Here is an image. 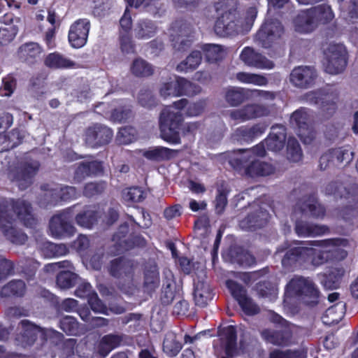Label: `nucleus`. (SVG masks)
Instances as JSON below:
<instances>
[{"mask_svg":"<svg viewBox=\"0 0 358 358\" xmlns=\"http://www.w3.org/2000/svg\"><path fill=\"white\" fill-rule=\"evenodd\" d=\"M267 210L258 203H254L250 206L248 215L240 221L239 226L245 230H255L264 227L268 220Z\"/></svg>","mask_w":358,"mask_h":358,"instance_id":"12","label":"nucleus"},{"mask_svg":"<svg viewBox=\"0 0 358 358\" xmlns=\"http://www.w3.org/2000/svg\"><path fill=\"white\" fill-rule=\"evenodd\" d=\"M90 171H89V169L87 166L86 162H80L74 173L73 180L76 182H80L83 181L86 177L90 176Z\"/></svg>","mask_w":358,"mask_h":358,"instance_id":"64","label":"nucleus"},{"mask_svg":"<svg viewBox=\"0 0 358 358\" xmlns=\"http://www.w3.org/2000/svg\"><path fill=\"white\" fill-rule=\"evenodd\" d=\"M105 189V184L102 182H90L85 185L83 194L87 197H91L101 194Z\"/></svg>","mask_w":358,"mask_h":358,"instance_id":"60","label":"nucleus"},{"mask_svg":"<svg viewBox=\"0 0 358 358\" xmlns=\"http://www.w3.org/2000/svg\"><path fill=\"white\" fill-rule=\"evenodd\" d=\"M17 34V30L13 26L0 27V44H6L10 42Z\"/></svg>","mask_w":358,"mask_h":358,"instance_id":"59","label":"nucleus"},{"mask_svg":"<svg viewBox=\"0 0 358 358\" xmlns=\"http://www.w3.org/2000/svg\"><path fill=\"white\" fill-rule=\"evenodd\" d=\"M187 105V100L182 99L173 106L164 108L159 115L161 137L166 141L177 144L180 142L179 129L183 121L181 110Z\"/></svg>","mask_w":358,"mask_h":358,"instance_id":"2","label":"nucleus"},{"mask_svg":"<svg viewBox=\"0 0 358 358\" xmlns=\"http://www.w3.org/2000/svg\"><path fill=\"white\" fill-rule=\"evenodd\" d=\"M325 70L330 74L341 73L346 66V52L341 45H329L325 51Z\"/></svg>","mask_w":358,"mask_h":358,"instance_id":"9","label":"nucleus"},{"mask_svg":"<svg viewBox=\"0 0 358 358\" xmlns=\"http://www.w3.org/2000/svg\"><path fill=\"white\" fill-rule=\"evenodd\" d=\"M157 27L150 20H140L134 29V36L137 39H148L156 33Z\"/></svg>","mask_w":358,"mask_h":358,"instance_id":"30","label":"nucleus"},{"mask_svg":"<svg viewBox=\"0 0 358 358\" xmlns=\"http://www.w3.org/2000/svg\"><path fill=\"white\" fill-rule=\"evenodd\" d=\"M345 313V303L339 301L327 309L322 319L323 323L331 325L338 323L343 317Z\"/></svg>","mask_w":358,"mask_h":358,"instance_id":"28","label":"nucleus"},{"mask_svg":"<svg viewBox=\"0 0 358 358\" xmlns=\"http://www.w3.org/2000/svg\"><path fill=\"white\" fill-rule=\"evenodd\" d=\"M120 45L121 51L124 54H131L135 52V45L129 34H123L120 31Z\"/></svg>","mask_w":358,"mask_h":358,"instance_id":"58","label":"nucleus"},{"mask_svg":"<svg viewBox=\"0 0 358 358\" xmlns=\"http://www.w3.org/2000/svg\"><path fill=\"white\" fill-rule=\"evenodd\" d=\"M201 54L200 51H192L186 59L182 61L176 66L178 72L187 73L196 69L201 62Z\"/></svg>","mask_w":358,"mask_h":358,"instance_id":"36","label":"nucleus"},{"mask_svg":"<svg viewBox=\"0 0 358 358\" xmlns=\"http://www.w3.org/2000/svg\"><path fill=\"white\" fill-rule=\"evenodd\" d=\"M41 47L36 43H27L20 47L19 57L28 62L38 57L42 53Z\"/></svg>","mask_w":358,"mask_h":358,"instance_id":"40","label":"nucleus"},{"mask_svg":"<svg viewBox=\"0 0 358 358\" xmlns=\"http://www.w3.org/2000/svg\"><path fill=\"white\" fill-rule=\"evenodd\" d=\"M310 11L314 17L317 26L319 24H325L331 21L334 17L332 10L330 6L327 5H320L310 8Z\"/></svg>","mask_w":358,"mask_h":358,"instance_id":"41","label":"nucleus"},{"mask_svg":"<svg viewBox=\"0 0 358 358\" xmlns=\"http://www.w3.org/2000/svg\"><path fill=\"white\" fill-rule=\"evenodd\" d=\"M316 78L315 69L308 66L296 67L290 74L291 83L295 86L302 88H306L312 85Z\"/></svg>","mask_w":358,"mask_h":358,"instance_id":"16","label":"nucleus"},{"mask_svg":"<svg viewBox=\"0 0 358 358\" xmlns=\"http://www.w3.org/2000/svg\"><path fill=\"white\" fill-rule=\"evenodd\" d=\"M243 311L248 315H254L259 313L260 308L253 300L246 296L244 299H241L238 303Z\"/></svg>","mask_w":358,"mask_h":358,"instance_id":"56","label":"nucleus"},{"mask_svg":"<svg viewBox=\"0 0 358 358\" xmlns=\"http://www.w3.org/2000/svg\"><path fill=\"white\" fill-rule=\"evenodd\" d=\"M44 64L46 66L55 69L71 68L76 65L73 62L57 52L50 53L47 55L44 60Z\"/></svg>","mask_w":358,"mask_h":358,"instance_id":"35","label":"nucleus"},{"mask_svg":"<svg viewBox=\"0 0 358 358\" xmlns=\"http://www.w3.org/2000/svg\"><path fill=\"white\" fill-rule=\"evenodd\" d=\"M317 99L316 103H320L322 108L327 110H334L338 99V93L334 89H327L320 93Z\"/></svg>","mask_w":358,"mask_h":358,"instance_id":"34","label":"nucleus"},{"mask_svg":"<svg viewBox=\"0 0 358 358\" xmlns=\"http://www.w3.org/2000/svg\"><path fill=\"white\" fill-rule=\"evenodd\" d=\"M122 341L121 336L118 334H108L104 336L99 346V352L101 355L106 356L113 349L117 347Z\"/></svg>","mask_w":358,"mask_h":358,"instance_id":"39","label":"nucleus"},{"mask_svg":"<svg viewBox=\"0 0 358 358\" xmlns=\"http://www.w3.org/2000/svg\"><path fill=\"white\" fill-rule=\"evenodd\" d=\"M128 232L129 225L127 223H124L113 236V240L117 247V252L120 253L129 250L135 245L134 243L130 242L128 239L125 238Z\"/></svg>","mask_w":358,"mask_h":358,"instance_id":"33","label":"nucleus"},{"mask_svg":"<svg viewBox=\"0 0 358 358\" xmlns=\"http://www.w3.org/2000/svg\"><path fill=\"white\" fill-rule=\"evenodd\" d=\"M331 157V164L339 165L348 164L353 159V152L348 148H339L329 150Z\"/></svg>","mask_w":358,"mask_h":358,"instance_id":"44","label":"nucleus"},{"mask_svg":"<svg viewBox=\"0 0 358 358\" xmlns=\"http://www.w3.org/2000/svg\"><path fill=\"white\" fill-rule=\"evenodd\" d=\"M319 290L310 278L295 275L286 285L285 296H296L305 303L314 306L317 303Z\"/></svg>","mask_w":358,"mask_h":358,"instance_id":"3","label":"nucleus"},{"mask_svg":"<svg viewBox=\"0 0 358 358\" xmlns=\"http://www.w3.org/2000/svg\"><path fill=\"white\" fill-rule=\"evenodd\" d=\"M60 328L69 335L76 336L81 333L78 322L71 316L64 317L60 320Z\"/></svg>","mask_w":358,"mask_h":358,"instance_id":"52","label":"nucleus"},{"mask_svg":"<svg viewBox=\"0 0 358 358\" xmlns=\"http://www.w3.org/2000/svg\"><path fill=\"white\" fill-rule=\"evenodd\" d=\"M200 91L199 86L182 78H177L176 80L164 83L159 90L160 94L164 98L178 96L183 94L194 95Z\"/></svg>","mask_w":358,"mask_h":358,"instance_id":"8","label":"nucleus"},{"mask_svg":"<svg viewBox=\"0 0 358 358\" xmlns=\"http://www.w3.org/2000/svg\"><path fill=\"white\" fill-rule=\"evenodd\" d=\"M178 153V150H171L164 147H158L152 150L145 152L144 155L150 159L162 161L169 160L174 157Z\"/></svg>","mask_w":358,"mask_h":358,"instance_id":"43","label":"nucleus"},{"mask_svg":"<svg viewBox=\"0 0 358 358\" xmlns=\"http://www.w3.org/2000/svg\"><path fill=\"white\" fill-rule=\"evenodd\" d=\"M297 206L303 213H309L314 218L322 219L325 215L324 207L312 196L303 199Z\"/></svg>","mask_w":358,"mask_h":358,"instance_id":"24","label":"nucleus"},{"mask_svg":"<svg viewBox=\"0 0 358 358\" xmlns=\"http://www.w3.org/2000/svg\"><path fill=\"white\" fill-rule=\"evenodd\" d=\"M294 24L296 30L301 33H309L317 27L310 9L299 14L295 19Z\"/></svg>","mask_w":358,"mask_h":358,"instance_id":"29","label":"nucleus"},{"mask_svg":"<svg viewBox=\"0 0 358 358\" xmlns=\"http://www.w3.org/2000/svg\"><path fill=\"white\" fill-rule=\"evenodd\" d=\"M136 131L132 127L121 128L117 132L116 141L119 144H129L135 139Z\"/></svg>","mask_w":358,"mask_h":358,"instance_id":"55","label":"nucleus"},{"mask_svg":"<svg viewBox=\"0 0 358 358\" xmlns=\"http://www.w3.org/2000/svg\"><path fill=\"white\" fill-rule=\"evenodd\" d=\"M238 170L243 169V173L250 178L257 176H266L274 173L275 167L268 162L259 160L250 159L248 162H244Z\"/></svg>","mask_w":358,"mask_h":358,"instance_id":"17","label":"nucleus"},{"mask_svg":"<svg viewBox=\"0 0 358 358\" xmlns=\"http://www.w3.org/2000/svg\"><path fill=\"white\" fill-rule=\"evenodd\" d=\"M226 285L234 298L239 303L247 296L246 289L241 285L232 280H228Z\"/></svg>","mask_w":358,"mask_h":358,"instance_id":"54","label":"nucleus"},{"mask_svg":"<svg viewBox=\"0 0 358 358\" xmlns=\"http://www.w3.org/2000/svg\"><path fill=\"white\" fill-rule=\"evenodd\" d=\"M182 344L173 332L166 334L163 342V351L169 357L176 356L182 349Z\"/></svg>","mask_w":358,"mask_h":358,"instance_id":"37","label":"nucleus"},{"mask_svg":"<svg viewBox=\"0 0 358 358\" xmlns=\"http://www.w3.org/2000/svg\"><path fill=\"white\" fill-rule=\"evenodd\" d=\"M88 303L94 312L107 314L106 306L99 299L96 293H92V295L88 299Z\"/></svg>","mask_w":358,"mask_h":358,"instance_id":"61","label":"nucleus"},{"mask_svg":"<svg viewBox=\"0 0 358 358\" xmlns=\"http://www.w3.org/2000/svg\"><path fill=\"white\" fill-rule=\"evenodd\" d=\"M326 252L317 251L315 249L306 246L294 247L287 250L282 259L285 267H289L298 261L311 260L314 264H320L327 261L329 255Z\"/></svg>","mask_w":358,"mask_h":358,"instance_id":"4","label":"nucleus"},{"mask_svg":"<svg viewBox=\"0 0 358 358\" xmlns=\"http://www.w3.org/2000/svg\"><path fill=\"white\" fill-rule=\"evenodd\" d=\"M240 58L247 66L257 69H271L274 66L271 61L250 47L243 50Z\"/></svg>","mask_w":358,"mask_h":358,"instance_id":"19","label":"nucleus"},{"mask_svg":"<svg viewBox=\"0 0 358 358\" xmlns=\"http://www.w3.org/2000/svg\"><path fill=\"white\" fill-rule=\"evenodd\" d=\"M236 16L234 10L224 12L216 20L214 30L220 36L232 35L237 31L235 22Z\"/></svg>","mask_w":358,"mask_h":358,"instance_id":"18","label":"nucleus"},{"mask_svg":"<svg viewBox=\"0 0 358 358\" xmlns=\"http://www.w3.org/2000/svg\"><path fill=\"white\" fill-rule=\"evenodd\" d=\"M159 272L156 265H152L145 272L144 289L150 293L154 291L159 285Z\"/></svg>","mask_w":358,"mask_h":358,"instance_id":"45","label":"nucleus"},{"mask_svg":"<svg viewBox=\"0 0 358 358\" xmlns=\"http://www.w3.org/2000/svg\"><path fill=\"white\" fill-rule=\"evenodd\" d=\"M295 232L299 236H317L329 233V228L324 224L310 223L303 220H298L295 223Z\"/></svg>","mask_w":358,"mask_h":358,"instance_id":"22","label":"nucleus"},{"mask_svg":"<svg viewBox=\"0 0 358 358\" xmlns=\"http://www.w3.org/2000/svg\"><path fill=\"white\" fill-rule=\"evenodd\" d=\"M291 124L298 128V135L305 143H310L314 138L311 128V119L305 109L294 112L290 117Z\"/></svg>","mask_w":358,"mask_h":358,"instance_id":"11","label":"nucleus"},{"mask_svg":"<svg viewBox=\"0 0 358 358\" xmlns=\"http://www.w3.org/2000/svg\"><path fill=\"white\" fill-rule=\"evenodd\" d=\"M231 120L237 122H245L250 120L266 116L269 110L259 104H248L238 109L229 110L227 112Z\"/></svg>","mask_w":358,"mask_h":358,"instance_id":"13","label":"nucleus"},{"mask_svg":"<svg viewBox=\"0 0 358 358\" xmlns=\"http://www.w3.org/2000/svg\"><path fill=\"white\" fill-rule=\"evenodd\" d=\"M90 28V21L87 19H80L71 25L69 41L73 47L79 48L86 43Z\"/></svg>","mask_w":358,"mask_h":358,"instance_id":"15","label":"nucleus"},{"mask_svg":"<svg viewBox=\"0 0 358 358\" xmlns=\"http://www.w3.org/2000/svg\"><path fill=\"white\" fill-rule=\"evenodd\" d=\"M26 290V286L22 280H13L3 287L1 294L3 296H22Z\"/></svg>","mask_w":358,"mask_h":358,"instance_id":"47","label":"nucleus"},{"mask_svg":"<svg viewBox=\"0 0 358 358\" xmlns=\"http://www.w3.org/2000/svg\"><path fill=\"white\" fill-rule=\"evenodd\" d=\"M122 196L127 201L140 202L144 199V193L141 188L131 187L123 191Z\"/></svg>","mask_w":358,"mask_h":358,"instance_id":"57","label":"nucleus"},{"mask_svg":"<svg viewBox=\"0 0 358 358\" xmlns=\"http://www.w3.org/2000/svg\"><path fill=\"white\" fill-rule=\"evenodd\" d=\"M130 71L136 77H147L152 75L154 69L151 64L141 58L134 59Z\"/></svg>","mask_w":358,"mask_h":358,"instance_id":"42","label":"nucleus"},{"mask_svg":"<svg viewBox=\"0 0 358 358\" xmlns=\"http://www.w3.org/2000/svg\"><path fill=\"white\" fill-rule=\"evenodd\" d=\"M261 335L265 341L276 345H287L292 342V334L289 327H282L280 330L264 329Z\"/></svg>","mask_w":358,"mask_h":358,"instance_id":"20","label":"nucleus"},{"mask_svg":"<svg viewBox=\"0 0 358 358\" xmlns=\"http://www.w3.org/2000/svg\"><path fill=\"white\" fill-rule=\"evenodd\" d=\"M220 336L223 340L226 354L228 356L232 357L236 349V333L235 328L232 326H228L221 331Z\"/></svg>","mask_w":358,"mask_h":358,"instance_id":"32","label":"nucleus"},{"mask_svg":"<svg viewBox=\"0 0 358 358\" xmlns=\"http://www.w3.org/2000/svg\"><path fill=\"white\" fill-rule=\"evenodd\" d=\"M78 275L69 271H62L57 276V285L61 289H69L74 286Z\"/></svg>","mask_w":358,"mask_h":358,"instance_id":"51","label":"nucleus"},{"mask_svg":"<svg viewBox=\"0 0 358 358\" xmlns=\"http://www.w3.org/2000/svg\"><path fill=\"white\" fill-rule=\"evenodd\" d=\"M12 212L15 213L27 227H32L36 224V220L34 217L29 203L24 200L13 201L0 199V229L10 242L22 245L26 242L27 236L20 230L13 227Z\"/></svg>","mask_w":358,"mask_h":358,"instance_id":"1","label":"nucleus"},{"mask_svg":"<svg viewBox=\"0 0 358 358\" xmlns=\"http://www.w3.org/2000/svg\"><path fill=\"white\" fill-rule=\"evenodd\" d=\"M40 164L36 160H29L22 163L15 172L10 174V178L15 181L21 189H24L32 182L33 177L37 173Z\"/></svg>","mask_w":358,"mask_h":358,"instance_id":"10","label":"nucleus"},{"mask_svg":"<svg viewBox=\"0 0 358 358\" xmlns=\"http://www.w3.org/2000/svg\"><path fill=\"white\" fill-rule=\"evenodd\" d=\"M13 272V263L0 255V281L11 275Z\"/></svg>","mask_w":358,"mask_h":358,"instance_id":"63","label":"nucleus"},{"mask_svg":"<svg viewBox=\"0 0 358 358\" xmlns=\"http://www.w3.org/2000/svg\"><path fill=\"white\" fill-rule=\"evenodd\" d=\"M245 99V90L241 87H231L227 90L225 100L230 106L241 104Z\"/></svg>","mask_w":358,"mask_h":358,"instance_id":"48","label":"nucleus"},{"mask_svg":"<svg viewBox=\"0 0 358 358\" xmlns=\"http://www.w3.org/2000/svg\"><path fill=\"white\" fill-rule=\"evenodd\" d=\"M213 292L209 285L203 280H194V299L201 307L206 306L213 299Z\"/></svg>","mask_w":358,"mask_h":358,"instance_id":"25","label":"nucleus"},{"mask_svg":"<svg viewBox=\"0 0 358 358\" xmlns=\"http://www.w3.org/2000/svg\"><path fill=\"white\" fill-rule=\"evenodd\" d=\"M236 78L238 81L243 83L254 84L260 86L267 84V79L264 76L259 74L240 72L236 74Z\"/></svg>","mask_w":358,"mask_h":358,"instance_id":"50","label":"nucleus"},{"mask_svg":"<svg viewBox=\"0 0 358 358\" xmlns=\"http://www.w3.org/2000/svg\"><path fill=\"white\" fill-rule=\"evenodd\" d=\"M132 270V263L124 258H117L113 260L109 268L110 273L117 278L127 275L131 273Z\"/></svg>","mask_w":358,"mask_h":358,"instance_id":"31","label":"nucleus"},{"mask_svg":"<svg viewBox=\"0 0 358 358\" xmlns=\"http://www.w3.org/2000/svg\"><path fill=\"white\" fill-rule=\"evenodd\" d=\"M170 40L173 48L178 52L187 50L192 43L193 29L183 21H176L169 29Z\"/></svg>","mask_w":358,"mask_h":358,"instance_id":"5","label":"nucleus"},{"mask_svg":"<svg viewBox=\"0 0 358 358\" xmlns=\"http://www.w3.org/2000/svg\"><path fill=\"white\" fill-rule=\"evenodd\" d=\"M286 138L285 127L281 124H276L271 128V132L264 140V143L268 150L278 152L284 148Z\"/></svg>","mask_w":358,"mask_h":358,"instance_id":"21","label":"nucleus"},{"mask_svg":"<svg viewBox=\"0 0 358 358\" xmlns=\"http://www.w3.org/2000/svg\"><path fill=\"white\" fill-rule=\"evenodd\" d=\"M97 212L90 208H85L76 216V222L81 227L90 229L96 222Z\"/></svg>","mask_w":358,"mask_h":358,"instance_id":"38","label":"nucleus"},{"mask_svg":"<svg viewBox=\"0 0 358 358\" xmlns=\"http://www.w3.org/2000/svg\"><path fill=\"white\" fill-rule=\"evenodd\" d=\"M264 141L250 149L238 150L237 157L230 160V164L234 168H239L244 162H248L254 156L263 157L266 154Z\"/></svg>","mask_w":358,"mask_h":358,"instance_id":"23","label":"nucleus"},{"mask_svg":"<svg viewBox=\"0 0 358 358\" xmlns=\"http://www.w3.org/2000/svg\"><path fill=\"white\" fill-rule=\"evenodd\" d=\"M74 208L75 206L66 208L52 217L49 228L52 236L61 238L65 235L73 236L76 234V227L71 222Z\"/></svg>","mask_w":358,"mask_h":358,"instance_id":"7","label":"nucleus"},{"mask_svg":"<svg viewBox=\"0 0 358 358\" xmlns=\"http://www.w3.org/2000/svg\"><path fill=\"white\" fill-rule=\"evenodd\" d=\"M258 296L262 298H267L272 301L277 296V287L270 282H259L256 286Z\"/></svg>","mask_w":358,"mask_h":358,"instance_id":"53","label":"nucleus"},{"mask_svg":"<svg viewBox=\"0 0 358 358\" xmlns=\"http://www.w3.org/2000/svg\"><path fill=\"white\" fill-rule=\"evenodd\" d=\"M79 195L78 192L74 187L66 186L61 188H56L45 193V199L50 198L48 203L55 204L59 199L66 201L76 199Z\"/></svg>","mask_w":358,"mask_h":358,"instance_id":"26","label":"nucleus"},{"mask_svg":"<svg viewBox=\"0 0 358 358\" xmlns=\"http://www.w3.org/2000/svg\"><path fill=\"white\" fill-rule=\"evenodd\" d=\"M302 151L299 142L294 138H289L287 141V157L292 162H299L302 159Z\"/></svg>","mask_w":358,"mask_h":358,"instance_id":"49","label":"nucleus"},{"mask_svg":"<svg viewBox=\"0 0 358 358\" xmlns=\"http://www.w3.org/2000/svg\"><path fill=\"white\" fill-rule=\"evenodd\" d=\"M205 56L208 61L215 62L222 59L226 55V50L222 45L206 44L203 47Z\"/></svg>","mask_w":358,"mask_h":358,"instance_id":"46","label":"nucleus"},{"mask_svg":"<svg viewBox=\"0 0 358 358\" xmlns=\"http://www.w3.org/2000/svg\"><path fill=\"white\" fill-rule=\"evenodd\" d=\"M112 137V130L101 124H95L89 127L85 132V142L92 148L108 143Z\"/></svg>","mask_w":358,"mask_h":358,"instance_id":"14","label":"nucleus"},{"mask_svg":"<svg viewBox=\"0 0 358 358\" xmlns=\"http://www.w3.org/2000/svg\"><path fill=\"white\" fill-rule=\"evenodd\" d=\"M19 327L21 331L17 339L21 340L24 346L32 345L37 338L38 333L40 332L39 327L27 320H22Z\"/></svg>","mask_w":358,"mask_h":358,"instance_id":"27","label":"nucleus"},{"mask_svg":"<svg viewBox=\"0 0 358 358\" xmlns=\"http://www.w3.org/2000/svg\"><path fill=\"white\" fill-rule=\"evenodd\" d=\"M270 358H306V355L302 351L275 350L271 353Z\"/></svg>","mask_w":358,"mask_h":358,"instance_id":"62","label":"nucleus"},{"mask_svg":"<svg viewBox=\"0 0 358 358\" xmlns=\"http://www.w3.org/2000/svg\"><path fill=\"white\" fill-rule=\"evenodd\" d=\"M283 33V27L278 20H267L256 34L255 40L262 47L268 48L277 43Z\"/></svg>","mask_w":358,"mask_h":358,"instance_id":"6","label":"nucleus"}]
</instances>
